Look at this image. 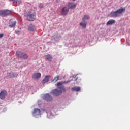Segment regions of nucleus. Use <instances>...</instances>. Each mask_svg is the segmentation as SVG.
Listing matches in <instances>:
<instances>
[{
	"label": "nucleus",
	"instance_id": "aec40b11",
	"mask_svg": "<svg viewBox=\"0 0 130 130\" xmlns=\"http://www.w3.org/2000/svg\"><path fill=\"white\" fill-rule=\"evenodd\" d=\"M89 16L87 15H84V17L82 18V21H84L86 20H89Z\"/></svg>",
	"mask_w": 130,
	"mask_h": 130
},
{
	"label": "nucleus",
	"instance_id": "20e7f679",
	"mask_svg": "<svg viewBox=\"0 0 130 130\" xmlns=\"http://www.w3.org/2000/svg\"><path fill=\"white\" fill-rule=\"evenodd\" d=\"M61 93H62V90H58L57 89H54L51 91V94H52L54 96H59Z\"/></svg>",
	"mask_w": 130,
	"mask_h": 130
},
{
	"label": "nucleus",
	"instance_id": "6ab92c4d",
	"mask_svg": "<svg viewBox=\"0 0 130 130\" xmlns=\"http://www.w3.org/2000/svg\"><path fill=\"white\" fill-rule=\"evenodd\" d=\"M21 4V1L16 0V1L13 2V5L14 6H19Z\"/></svg>",
	"mask_w": 130,
	"mask_h": 130
},
{
	"label": "nucleus",
	"instance_id": "a878e982",
	"mask_svg": "<svg viewBox=\"0 0 130 130\" xmlns=\"http://www.w3.org/2000/svg\"><path fill=\"white\" fill-rule=\"evenodd\" d=\"M39 8H40V9H42V8H43V4H40L39 5Z\"/></svg>",
	"mask_w": 130,
	"mask_h": 130
},
{
	"label": "nucleus",
	"instance_id": "423d86ee",
	"mask_svg": "<svg viewBox=\"0 0 130 130\" xmlns=\"http://www.w3.org/2000/svg\"><path fill=\"white\" fill-rule=\"evenodd\" d=\"M35 18H36V17L34 14H29L27 16V20L29 21V22H33V21H35Z\"/></svg>",
	"mask_w": 130,
	"mask_h": 130
},
{
	"label": "nucleus",
	"instance_id": "f3484780",
	"mask_svg": "<svg viewBox=\"0 0 130 130\" xmlns=\"http://www.w3.org/2000/svg\"><path fill=\"white\" fill-rule=\"evenodd\" d=\"M28 30L29 31H31L33 32V31H34V30H35V26H34L33 24H30L28 26Z\"/></svg>",
	"mask_w": 130,
	"mask_h": 130
},
{
	"label": "nucleus",
	"instance_id": "7ed1b4c3",
	"mask_svg": "<svg viewBox=\"0 0 130 130\" xmlns=\"http://www.w3.org/2000/svg\"><path fill=\"white\" fill-rule=\"evenodd\" d=\"M16 55L20 58H23V59H26V58H28V55L27 54L22 53L20 51H17L16 52Z\"/></svg>",
	"mask_w": 130,
	"mask_h": 130
},
{
	"label": "nucleus",
	"instance_id": "2eb2a0df",
	"mask_svg": "<svg viewBox=\"0 0 130 130\" xmlns=\"http://www.w3.org/2000/svg\"><path fill=\"white\" fill-rule=\"evenodd\" d=\"M45 57L48 61H51V60H52V56L49 54L45 55Z\"/></svg>",
	"mask_w": 130,
	"mask_h": 130
},
{
	"label": "nucleus",
	"instance_id": "f257e3e1",
	"mask_svg": "<svg viewBox=\"0 0 130 130\" xmlns=\"http://www.w3.org/2000/svg\"><path fill=\"white\" fill-rule=\"evenodd\" d=\"M125 11V8H121L120 9L117 10L115 12H111L110 13V16L111 17H117L120 15L122 14L123 13H124Z\"/></svg>",
	"mask_w": 130,
	"mask_h": 130
},
{
	"label": "nucleus",
	"instance_id": "ddd939ff",
	"mask_svg": "<svg viewBox=\"0 0 130 130\" xmlns=\"http://www.w3.org/2000/svg\"><path fill=\"white\" fill-rule=\"evenodd\" d=\"M49 78H50V76L46 75L45 78L43 80V84H45V83H47L49 81Z\"/></svg>",
	"mask_w": 130,
	"mask_h": 130
},
{
	"label": "nucleus",
	"instance_id": "bb28decb",
	"mask_svg": "<svg viewBox=\"0 0 130 130\" xmlns=\"http://www.w3.org/2000/svg\"><path fill=\"white\" fill-rule=\"evenodd\" d=\"M3 37H4V34L3 33L0 34V38H3Z\"/></svg>",
	"mask_w": 130,
	"mask_h": 130
},
{
	"label": "nucleus",
	"instance_id": "412c9836",
	"mask_svg": "<svg viewBox=\"0 0 130 130\" xmlns=\"http://www.w3.org/2000/svg\"><path fill=\"white\" fill-rule=\"evenodd\" d=\"M58 80H59V76H57L54 78V79L52 80V82H54L55 83L57 82Z\"/></svg>",
	"mask_w": 130,
	"mask_h": 130
},
{
	"label": "nucleus",
	"instance_id": "0eeeda50",
	"mask_svg": "<svg viewBox=\"0 0 130 130\" xmlns=\"http://www.w3.org/2000/svg\"><path fill=\"white\" fill-rule=\"evenodd\" d=\"M43 99H44V100H46L47 101H52V98L48 93L44 95Z\"/></svg>",
	"mask_w": 130,
	"mask_h": 130
},
{
	"label": "nucleus",
	"instance_id": "cd10ccee",
	"mask_svg": "<svg viewBox=\"0 0 130 130\" xmlns=\"http://www.w3.org/2000/svg\"><path fill=\"white\" fill-rule=\"evenodd\" d=\"M69 12V9H66V14L68 13Z\"/></svg>",
	"mask_w": 130,
	"mask_h": 130
},
{
	"label": "nucleus",
	"instance_id": "6e6552de",
	"mask_svg": "<svg viewBox=\"0 0 130 130\" xmlns=\"http://www.w3.org/2000/svg\"><path fill=\"white\" fill-rule=\"evenodd\" d=\"M6 96H7V91L6 90H2L0 92V99L2 100L5 99Z\"/></svg>",
	"mask_w": 130,
	"mask_h": 130
},
{
	"label": "nucleus",
	"instance_id": "9d476101",
	"mask_svg": "<svg viewBox=\"0 0 130 130\" xmlns=\"http://www.w3.org/2000/svg\"><path fill=\"white\" fill-rule=\"evenodd\" d=\"M76 7H77V4L74 3H70L68 4V8L70 9H74Z\"/></svg>",
	"mask_w": 130,
	"mask_h": 130
},
{
	"label": "nucleus",
	"instance_id": "c85d7f7f",
	"mask_svg": "<svg viewBox=\"0 0 130 130\" xmlns=\"http://www.w3.org/2000/svg\"><path fill=\"white\" fill-rule=\"evenodd\" d=\"M76 0H72L73 2H75Z\"/></svg>",
	"mask_w": 130,
	"mask_h": 130
},
{
	"label": "nucleus",
	"instance_id": "5701e85b",
	"mask_svg": "<svg viewBox=\"0 0 130 130\" xmlns=\"http://www.w3.org/2000/svg\"><path fill=\"white\" fill-rule=\"evenodd\" d=\"M0 16L1 17H5V10H0Z\"/></svg>",
	"mask_w": 130,
	"mask_h": 130
},
{
	"label": "nucleus",
	"instance_id": "1a4fd4ad",
	"mask_svg": "<svg viewBox=\"0 0 130 130\" xmlns=\"http://www.w3.org/2000/svg\"><path fill=\"white\" fill-rule=\"evenodd\" d=\"M16 77H18V74L15 73H8L7 75V78L8 79H11L12 78H16Z\"/></svg>",
	"mask_w": 130,
	"mask_h": 130
},
{
	"label": "nucleus",
	"instance_id": "dca6fc26",
	"mask_svg": "<svg viewBox=\"0 0 130 130\" xmlns=\"http://www.w3.org/2000/svg\"><path fill=\"white\" fill-rule=\"evenodd\" d=\"M115 23V20L111 19L108 21V22L107 23L106 25H112L114 24Z\"/></svg>",
	"mask_w": 130,
	"mask_h": 130
},
{
	"label": "nucleus",
	"instance_id": "a211bd4d",
	"mask_svg": "<svg viewBox=\"0 0 130 130\" xmlns=\"http://www.w3.org/2000/svg\"><path fill=\"white\" fill-rule=\"evenodd\" d=\"M11 11L9 10H4V17L9 16L11 14Z\"/></svg>",
	"mask_w": 130,
	"mask_h": 130
},
{
	"label": "nucleus",
	"instance_id": "c756f323",
	"mask_svg": "<svg viewBox=\"0 0 130 130\" xmlns=\"http://www.w3.org/2000/svg\"><path fill=\"white\" fill-rule=\"evenodd\" d=\"M66 83H69V81H67Z\"/></svg>",
	"mask_w": 130,
	"mask_h": 130
},
{
	"label": "nucleus",
	"instance_id": "f8f14e48",
	"mask_svg": "<svg viewBox=\"0 0 130 130\" xmlns=\"http://www.w3.org/2000/svg\"><path fill=\"white\" fill-rule=\"evenodd\" d=\"M15 26H16V21L10 20L9 22V27H10V28H14Z\"/></svg>",
	"mask_w": 130,
	"mask_h": 130
},
{
	"label": "nucleus",
	"instance_id": "7c9ffc66",
	"mask_svg": "<svg viewBox=\"0 0 130 130\" xmlns=\"http://www.w3.org/2000/svg\"><path fill=\"white\" fill-rule=\"evenodd\" d=\"M10 1H14V0H10Z\"/></svg>",
	"mask_w": 130,
	"mask_h": 130
},
{
	"label": "nucleus",
	"instance_id": "39448f33",
	"mask_svg": "<svg viewBox=\"0 0 130 130\" xmlns=\"http://www.w3.org/2000/svg\"><path fill=\"white\" fill-rule=\"evenodd\" d=\"M64 82H57L56 84V87L58 88V89H60V90L62 91L63 90V88H64Z\"/></svg>",
	"mask_w": 130,
	"mask_h": 130
},
{
	"label": "nucleus",
	"instance_id": "4468645a",
	"mask_svg": "<svg viewBox=\"0 0 130 130\" xmlns=\"http://www.w3.org/2000/svg\"><path fill=\"white\" fill-rule=\"evenodd\" d=\"M72 91L79 92L81 91L80 87H74L71 88Z\"/></svg>",
	"mask_w": 130,
	"mask_h": 130
},
{
	"label": "nucleus",
	"instance_id": "4be33fe9",
	"mask_svg": "<svg viewBox=\"0 0 130 130\" xmlns=\"http://www.w3.org/2000/svg\"><path fill=\"white\" fill-rule=\"evenodd\" d=\"M61 14L63 16H64V15H66V7H64L62 9V10L61 11Z\"/></svg>",
	"mask_w": 130,
	"mask_h": 130
},
{
	"label": "nucleus",
	"instance_id": "f03ea898",
	"mask_svg": "<svg viewBox=\"0 0 130 130\" xmlns=\"http://www.w3.org/2000/svg\"><path fill=\"white\" fill-rule=\"evenodd\" d=\"M41 111L38 108H35L32 112V115L34 117L38 118V117H41Z\"/></svg>",
	"mask_w": 130,
	"mask_h": 130
},
{
	"label": "nucleus",
	"instance_id": "9b49d317",
	"mask_svg": "<svg viewBox=\"0 0 130 130\" xmlns=\"http://www.w3.org/2000/svg\"><path fill=\"white\" fill-rule=\"evenodd\" d=\"M40 77H41V74L40 73H35L32 75V78L34 80H37Z\"/></svg>",
	"mask_w": 130,
	"mask_h": 130
},
{
	"label": "nucleus",
	"instance_id": "393cba45",
	"mask_svg": "<svg viewBox=\"0 0 130 130\" xmlns=\"http://www.w3.org/2000/svg\"><path fill=\"white\" fill-rule=\"evenodd\" d=\"M77 75H73V77L75 79H73L74 81H77L78 80V77H76Z\"/></svg>",
	"mask_w": 130,
	"mask_h": 130
},
{
	"label": "nucleus",
	"instance_id": "b1692460",
	"mask_svg": "<svg viewBox=\"0 0 130 130\" xmlns=\"http://www.w3.org/2000/svg\"><path fill=\"white\" fill-rule=\"evenodd\" d=\"M80 25L85 28L86 27V23H80Z\"/></svg>",
	"mask_w": 130,
	"mask_h": 130
}]
</instances>
